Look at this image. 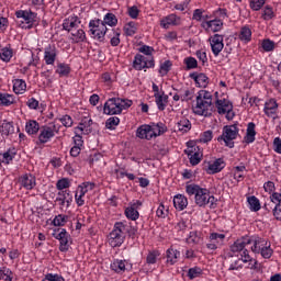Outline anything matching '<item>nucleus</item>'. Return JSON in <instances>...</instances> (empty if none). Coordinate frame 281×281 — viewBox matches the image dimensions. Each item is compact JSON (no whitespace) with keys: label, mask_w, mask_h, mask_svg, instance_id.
<instances>
[{"label":"nucleus","mask_w":281,"mask_h":281,"mask_svg":"<svg viewBox=\"0 0 281 281\" xmlns=\"http://www.w3.org/2000/svg\"><path fill=\"white\" fill-rule=\"evenodd\" d=\"M273 150L274 153H278V155H281V138L276 137L273 140Z\"/></svg>","instance_id":"338daca9"},{"label":"nucleus","mask_w":281,"mask_h":281,"mask_svg":"<svg viewBox=\"0 0 281 281\" xmlns=\"http://www.w3.org/2000/svg\"><path fill=\"white\" fill-rule=\"evenodd\" d=\"M15 153H11L10 150L0 154V164H10L12 159H14Z\"/></svg>","instance_id":"09e8293b"},{"label":"nucleus","mask_w":281,"mask_h":281,"mask_svg":"<svg viewBox=\"0 0 281 281\" xmlns=\"http://www.w3.org/2000/svg\"><path fill=\"white\" fill-rule=\"evenodd\" d=\"M202 273H203V270L199 267L191 268L188 271V276L190 280H194V278H199V276H202Z\"/></svg>","instance_id":"5fc2aeb1"},{"label":"nucleus","mask_w":281,"mask_h":281,"mask_svg":"<svg viewBox=\"0 0 281 281\" xmlns=\"http://www.w3.org/2000/svg\"><path fill=\"white\" fill-rule=\"evenodd\" d=\"M189 78H191V80H194L198 87H207V85L210 83V78H207V75L203 72H191L189 75Z\"/></svg>","instance_id":"412c9836"},{"label":"nucleus","mask_w":281,"mask_h":281,"mask_svg":"<svg viewBox=\"0 0 281 281\" xmlns=\"http://www.w3.org/2000/svg\"><path fill=\"white\" fill-rule=\"evenodd\" d=\"M65 223H67V215L59 214L53 220V225H55V227H63Z\"/></svg>","instance_id":"864d4df0"},{"label":"nucleus","mask_w":281,"mask_h":281,"mask_svg":"<svg viewBox=\"0 0 281 281\" xmlns=\"http://www.w3.org/2000/svg\"><path fill=\"white\" fill-rule=\"evenodd\" d=\"M248 204H249V210H251V212H259L260 200H258V198H256V195H251L248 198Z\"/></svg>","instance_id":"37998d69"},{"label":"nucleus","mask_w":281,"mask_h":281,"mask_svg":"<svg viewBox=\"0 0 281 281\" xmlns=\"http://www.w3.org/2000/svg\"><path fill=\"white\" fill-rule=\"evenodd\" d=\"M110 269L114 271V273H124L126 271V260L114 259L110 266Z\"/></svg>","instance_id":"bb28decb"},{"label":"nucleus","mask_w":281,"mask_h":281,"mask_svg":"<svg viewBox=\"0 0 281 281\" xmlns=\"http://www.w3.org/2000/svg\"><path fill=\"white\" fill-rule=\"evenodd\" d=\"M13 52L10 47L0 48V58L3 63H10L12 60Z\"/></svg>","instance_id":"a19ab883"},{"label":"nucleus","mask_w":281,"mask_h":281,"mask_svg":"<svg viewBox=\"0 0 281 281\" xmlns=\"http://www.w3.org/2000/svg\"><path fill=\"white\" fill-rule=\"evenodd\" d=\"M151 138L159 137V135H164L168 131V127L164 123H153L151 125Z\"/></svg>","instance_id":"473e14b6"},{"label":"nucleus","mask_w":281,"mask_h":281,"mask_svg":"<svg viewBox=\"0 0 281 281\" xmlns=\"http://www.w3.org/2000/svg\"><path fill=\"white\" fill-rule=\"evenodd\" d=\"M187 146L188 148L184 150V154L188 155L191 166H199L203 158V151H201V148L193 140L188 142Z\"/></svg>","instance_id":"0eeeda50"},{"label":"nucleus","mask_w":281,"mask_h":281,"mask_svg":"<svg viewBox=\"0 0 281 281\" xmlns=\"http://www.w3.org/2000/svg\"><path fill=\"white\" fill-rule=\"evenodd\" d=\"M58 57V49L56 45H48L44 48V61L46 65H54Z\"/></svg>","instance_id":"4468645a"},{"label":"nucleus","mask_w":281,"mask_h":281,"mask_svg":"<svg viewBox=\"0 0 281 281\" xmlns=\"http://www.w3.org/2000/svg\"><path fill=\"white\" fill-rule=\"evenodd\" d=\"M154 98L156 100V104L158 106L159 111H166V105L168 104V94H154Z\"/></svg>","instance_id":"f704fd0d"},{"label":"nucleus","mask_w":281,"mask_h":281,"mask_svg":"<svg viewBox=\"0 0 281 281\" xmlns=\"http://www.w3.org/2000/svg\"><path fill=\"white\" fill-rule=\"evenodd\" d=\"M176 128L178 133L184 135V133H189V131L192 130V123L190 122V120L182 117L181 121L177 122Z\"/></svg>","instance_id":"a878e982"},{"label":"nucleus","mask_w":281,"mask_h":281,"mask_svg":"<svg viewBox=\"0 0 281 281\" xmlns=\"http://www.w3.org/2000/svg\"><path fill=\"white\" fill-rule=\"evenodd\" d=\"M56 74H59L60 77L67 76L68 74H71V67L65 63L58 64Z\"/></svg>","instance_id":"a18cd8bd"},{"label":"nucleus","mask_w":281,"mask_h":281,"mask_svg":"<svg viewBox=\"0 0 281 281\" xmlns=\"http://www.w3.org/2000/svg\"><path fill=\"white\" fill-rule=\"evenodd\" d=\"M186 192L189 196H194V203L198 207H214L216 205V198L210 194V190L201 188L199 184H187Z\"/></svg>","instance_id":"f257e3e1"},{"label":"nucleus","mask_w":281,"mask_h":281,"mask_svg":"<svg viewBox=\"0 0 281 281\" xmlns=\"http://www.w3.org/2000/svg\"><path fill=\"white\" fill-rule=\"evenodd\" d=\"M239 40L244 43H249V41H251V29L247 26L241 27L239 32Z\"/></svg>","instance_id":"79ce46f5"},{"label":"nucleus","mask_w":281,"mask_h":281,"mask_svg":"<svg viewBox=\"0 0 281 281\" xmlns=\"http://www.w3.org/2000/svg\"><path fill=\"white\" fill-rule=\"evenodd\" d=\"M270 203L281 205V193L274 192L270 195Z\"/></svg>","instance_id":"0e129e2a"},{"label":"nucleus","mask_w":281,"mask_h":281,"mask_svg":"<svg viewBox=\"0 0 281 281\" xmlns=\"http://www.w3.org/2000/svg\"><path fill=\"white\" fill-rule=\"evenodd\" d=\"M244 139L246 144H254V142H256V123H248L246 136L244 137Z\"/></svg>","instance_id":"393cba45"},{"label":"nucleus","mask_w":281,"mask_h":281,"mask_svg":"<svg viewBox=\"0 0 281 281\" xmlns=\"http://www.w3.org/2000/svg\"><path fill=\"white\" fill-rule=\"evenodd\" d=\"M263 21H271V19H276V13L273 12V8L267 5L262 12Z\"/></svg>","instance_id":"8fccbe9b"},{"label":"nucleus","mask_w":281,"mask_h":281,"mask_svg":"<svg viewBox=\"0 0 281 281\" xmlns=\"http://www.w3.org/2000/svg\"><path fill=\"white\" fill-rule=\"evenodd\" d=\"M117 124H120V117L117 116H112L108 119L105 122L106 128H110V130L113 128V126H117Z\"/></svg>","instance_id":"680f3d73"},{"label":"nucleus","mask_w":281,"mask_h":281,"mask_svg":"<svg viewBox=\"0 0 281 281\" xmlns=\"http://www.w3.org/2000/svg\"><path fill=\"white\" fill-rule=\"evenodd\" d=\"M179 21H181V18L177 16L175 13H171L160 21V25L164 27V30H168L170 25H178Z\"/></svg>","instance_id":"5701e85b"},{"label":"nucleus","mask_w":281,"mask_h":281,"mask_svg":"<svg viewBox=\"0 0 281 281\" xmlns=\"http://www.w3.org/2000/svg\"><path fill=\"white\" fill-rule=\"evenodd\" d=\"M104 26L115 27L117 25V16L113 13H106L102 20Z\"/></svg>","instance_id":"4c0bfd02"},{"label":"nucleus","mask_w":281,"mask_h":281,"mask_svg":"<svg viewBox=\"0 0 281 281\" xmlns=\"http://www.w3.org/2000/svg\"><path fill=\"white\" fill-rule=\"evenodd\" d=\"M126 231V224L124 222H116L113 231L108 236V243L112 247H121L124 244V232Z\"/></svg>","instance_id":"20e7f679"},{"label":"nucleus","mask_w":281,"mask_h":281,"mask_svg":"<svg viewBox=\"0 0 281 281\" xmlns=\"http://www.w3.org/2000/svg\"><path fill=\"white\" fill-rule=\"evenodd\" d=\"M0 133L5 137L12 135L14 133V123L9 122L8 120H4L0 125Z\"/></svg>","instance_id":"2f4dec72"},{"label":"nucleus","mask_w":281,"mask_h":281,"mask_svg":"<svg viewBox=\"0 0 281 281\" xmlns=\"http://www.w3.org/2000/svg\"><path fill=\"white\" fill-rule=\"evenodd\" d=\"M71 36H74L75 43H85L87 41V35L82 29L71 32Z\"/></svg>","instance_id":"c03bdc74"},{"label":"nucleus","mask_w":281,"mask_h":281,"mask_svg":"<svg viewBox=\"0 0 281 281\" xmlns=\"http://www.w3.org/2000/svg\"><path fill=\"white\" fill-rule=\"evenodd\" d=\"M223 35L221 34H214L210 41H211V49L214 54V56H218L223 52V47H225V44H223Z\"/></svg>","instance_id":"2eb2a0df"},{"label":"nucleus","mask_w":281,"mask_h":281,"mask_svg":"<svg viewBox=\"0 0 281 281\" xmlns=\"http://www.w3.org/2000/svg\"><path fill=\"white\" fill-rule=\"evenodd\" d=\"M173 206L176 210H179V212H183L188 207V198L183 194H177L173 196Z\"/></svg>","instance_id":"b1692460"},{"label":"nucleus","mask_w":281,"mask_h":281,"mask_svg":"<svg viewBox=\"0 0 281 281\" xmlns=\"http://www.w3.org/2000/svg\"><path fill=\"white\" fill-rule=\"evenodd\" d=\"M184 65L186 70L190 71V69H196V67H199V61H196V58L194 57H187L184 58Z\"/></svg>","instance_id":"de8ad7c7"},{"label":"nucleus","mask_w":281,"mask_h":281,"mask_svg":"<svg viewBox=\"0 0 281 281\" xmlns=\"http://www.w3.org/2000/svg\"><path fill=\"white\" fill-rule=\"evenodd\" d=\"M196 99L204 100V101H207V102H212V93H210L206 90H200L199 93H198Z\"/></svg>","instance_id":"4d7b16f0"},{"label":"nucleus","mask_w":281,"mask_h":281,"mask_svg":"<svg viewBox=\"0 0 281 281\" xmlns=\"http://www.w3.org/2000/svg\"><path fill=\"white\" fill-rule=\"evenodd\" d=\"M263 113H266L267 117H272V120H277L278 117V101L276 99H270L265 103Z\"/></svg>","instance_id":"dca6fc26"},{"label":"nucleus","mask_w":281,"mask_h":281,"mask_svg":"<svg viewBox=\"0 0 281 281\" xmlns=\"http://www.w3.org/2000/svg\"><path fill=\"white\" fill-rule=\"evenodd\" d=\"M55 133H58V130H56V125L43 126L38 135L40 144H47V142H49L52 137L56 135Z\"/></svg>","instance_id":"f8f14e48"},{"label":"nucleus","mask_w":281,"mask_h":281,"mask_svg":"<svg viewBox=\"0 0 281 281\" xmlns=\"http://www.w3.org/2000/svg\"><path fill=\"white\" fill-rule=\"evenodd\" d=\"M12 104H16V97L0 92V106H12Z\"/></svg>","instance_id":"c85d7f7f"},{"label":"nucleus","mask_w":281,"mask_h":281,"mask_svg":"<svg viewBox=\"0 0 281 281\" xmlns=\"http://www.w3.org/2000/svg\"><path fill=\"white\" fill-rule=\"evenodd\" d=\"M15 16L18 19H23V21L26 23V25H22V29L32 30L36 23L38 14L32 11H16Z\"/></svg>","instance_id":"9b49d317"},{"label":"nucleus","mask_w":281,"mask_h":281,"mask_svg":"<svg viewBox=\"0 0 281 281\" xmlns=\"http://www.w3.org/2000/svg\"><path fill=\"white\" fill-rule=\"evenodd\" d=\"M213 133L212 131H205L204 133L201 134L200 136V142L202 144H207V142H212Z\"/></svg>","instance_id":"bf43d9fd"},{"label":"nucleus","mask_w":281,"mask_h":281,"mask_svg":"<svg viewBox=\"0 0 281 281\" xmlns=\"http://www.w3.org/2000/svg\"><path fill=\"white\" fill-rule=\"evenodd\" d=\"M259 254L262 256V258H266L267 260H269V258L273 256V249H271V243H269L266 247H263V249Z\"/></svg>","instance_id":"6e6d98bb"},{"label":"nucleus","mask_w":281,"mask_h":281,"mask_svg":"<svg viewBox=\"0 0 281 281\" xmlns=\"http://www.w3.org/2000/svg\"><path fill=\"white\" fill-rule=\"evenodd\" d=\"M136 137L139 139H153V130L148 124L140 125L136 131Z\"/></svg>","instance_id":"4be33fe9"},{"label":"nucleus","mask_w":281,"mask_h":281,"mask_svg":"<svg viewBox=\"0 0 281 281\" xmlns=\"http://www.w3.org/2000/svg\"><path fill=\"white\" fill-rule=\"evenodd\" d=\"M25 131H26L27 135H36V133H38V131H41V125L38 124V122L31 120V121L26 122Z\"/></svg>","instance_id":"c9c22d12"},{"label":"nucleus","mask_w":281,"mask_h":281,"mask_svg":"<svg viewBox=\"0 0 281 281\" xmlns=\"http://www.w3.org/2000/svg\"><path fill=\"white\" fill-rule=\"evenodd\" d=\"M273 216L277 221H281V204H277L273 207Z\"/></svg>","instance_id":"774afa93"},{"label":"nucleus","mask_w":281,"mask_h":281,"mask_svg":"<svg viewBox=\"0 0 281 281\" xmlns=\"http://www.w3.org/2000/svg\"><path fill=\"white\" fill-rule=\"evenodd\" d=\"M89 33L99 43H104V36L109 33V29L104 26L102 20L95 19L89 22Z\"/></svg>","instance_id":"423d86ee"},{"label":"nucleus","mask_w":281,"mask_h":281,"mask_svg":"<svg viewBox=\"0 0 281 281\" xmlns=\"http://www.w3.org/2000/svg\"><path fill=\"white\" fill-rule=\"evenodd\" d=\"M20 182L22 188H25L26 190H34L36 187V177L32 173H25L20 178Z\"/></svg>","instance_id":"6ab92c4d"},{"label":"nucleus","mask_w":281,"mask_h":281,"mask_svg":"<svg viewBox=\"0 0 281 281\" xmlns=\"http://www.w3.org/2000/svg\"><path fill=\"white\" fill-rule=\"evenodd\" d=\"M187 243L189 245H201L203 243V234L198 231L190 232Z\"/></svg>","instance_id":"7c9ffc66"},{"label":"nucleus","mask_w":281,"mask_h":281,"mask_svg":"<svg viewBox=\"0 0 281 281\" xmlns=\"http://www.w3.org/2000/svg\"><path fill=\"white\" fill-rule=\"evenodd\" d=\"M202 27H206V30H212L213 32H221L223 30V21L222 20H211L202 23Z\"/></svg>","instance_id":"cd10ccee"},{"label":"nucleus","mask_w":281,"mask_h":281,"mask_svg":"<svg viewBox=\"0 0 281 281\" xmlns=\"http://www.w3.org/2000/svg\"><path fill=\"white\" fill-rule=\"evenodd\" d=\"M263 52H273L276 49V42L271 40H263L261 43Z\"/></svg>","instance_id":"603ef678"},{"label":"nucleus","mask_w":281,"mask_h":281,"mask_svg":"<svg viewBox=\"0 0 281 281\" xmlns=\"http://www.w3.org/2000/svg\"><path fill=\"white\" fill-rule=\"evenodd\" d=\"M53 236L59 240V251H69V238H71V236L67 233V229L57 228L54 231Z\"/></svg>","instance_id":"1a4fd4ad"},{"label":"nucleus","mask_w":281,"mask_h":281,"mask_svg":"<svg viewBox=\"0 0 281 281\" xmlns=\"http://www.w3.org/2000/svg\"><path fill=\"white\" fill-rule=\"evenodd\" d=\"M212 106V101H205L203 99H196V105L194 109L195 115H204L207 117V109Z\"/></svg>","instance_id":"a211bd4d"},{"label":"nucleus","mask_w":281,"mask_h":281,"mask_svg":"<svg viewBox=\"0 0 281 281\" xmlns=\"http://www.w3.org/2000/svg\"><path fill=\"white\" fill-rule=\"evenodd\" d=\"M69 186H70L69 179H67V178H63V179L58 180L56 183L57 190H67V188H69Z\"/></svg>","instance_id":"052dcab7"},{"label":"nucleus","mask_w":281,"mask_h":281,"mask_svg":"<svg viewBox=\"0 0 281 281\" xmlns=\"http://www.w3.org/2000/svg\"><path fill=\"white\" fill-rule=\"evenodd\" d=\"M59 122H61L63 126H66V128H71L74 126V119H71L69 115H64L59 119Z\"/></svg>","instance_id":"13d9d810"},{"label":"nucleus","mask_w":281,"mask_h":281,"mask_svg":"<svg viewBox=\"0 0 281 281\" xmlns=\"http://www.w3.org/2000/svg\"><path fill=\"white\" fill-rule=\"evenodd\" d=\"M179 256H181V252L179 250L175 248H169L166 252L167 262H169L170 265H175Z\"/></svg>","instance_id":"e433bc0d"},{"label":"nucleus","mask_w":281,"mask_h":281,"mask_svg":"<svg viewBox=\"0 0 281 281\" xmlns=\"http://www.w3.org/2000/svg\"><path fill=\"white\" fill-rule=\"evenodd\" d=\"M265 5V0H250V8L258 12Z\"/></svg>","instance_id":"e2e57ef3"},{"label":"nucleus","mask_w":281,"mask_h":281,"mask_svg":"<svg viewBox=\"0 0 281 281\" xmlns=\"http://www.w3.org/2000/svg\"><path fill=\"white\" fill-rule=\"evenodd\" d=\"M238 125H225L222 131V135L217 137V142H224L227 148H234V139L238 137Z\"/></svg>","instance_id":"39448f33"},{"label":"nucleus","mask_w":281,"mask_h":281,"mask_svg":"<svg viewBox=\"0 0 281 281\" xmlns=\"http://www.w3.org/2000/svg\"><path fill=\"white\" fill-rule=\"evenodd\" d=\"M249 245H251L250 236H244V237L237 239L231 246V251H232V254H238L241 251L243 252L241 254L243 262H255V265H258V261H256L255 259L251 258V256H249V250L247 249V247H249Z\"/></svg>","instance_id":"7ed1b4c3"},{"label":"nucleus","mask_w":281,"mask_h":281,"mask_svg":"<svg viewBox=\"0 0 281 281\" xmlns=\"http://www.w3.org/2000/svg\"><path fill=\"white\" fill-rule=\"evenodd\" d=\"M131 106H133V101L128 99L112 98L105 102L103 112L105 115H120L122 111L131 109Z\"/></svg>","instance_id":"f03ea898"},{"label":"nucleus","mask_w":281,"mask_h":281,"mask_svg":"<svg viewBox=\"0 0 281 281\" xmlns=\"http://www.w3.org/2000/svg\"><path fill=\"white\" fill-rule=\"evenodd\" d=\"M133 67L137 71H142V69H151L155 67V58L136 54L134 57Z\"/></svg>","instance_id":"6e6552de"},{"label":"nucleus","mask_w":281,"mask_h":281,"mask_svg":"<svg viewBox=\"0 0 281 281\" xmlns=\"http://www.w3.org/2000/svg\"><path fill=\"white\" fill-rule=\"evenodd\" d=\"M27 89V83L23 79H16L13 83V91L16 94L23 93Z\"/></svg>","instance_id":"ea45409f"},{"label":"nucleus","mask_w":281,"mask_h":281,"mask_svg":"<svg viewBox=\"0 0 281 281\" xmlns=\"http://www.w3.org/2000/svg\"><path fill=\"white\" fill-rule=\"evenodd\" d=\"M80 19H78V16H70L64 21L63 30H66V32H71L72 30L78 27Z\"/></svg>","instance_id":"c756f323"},{"label":"nucleus","mask_w":281,"mask_h":281,"mask_svg":"<svg viewBox=\"0 0 281 281\" xmlns=\"http://www.w3.org/2000/svg\"><path fill=\"white\" fill-rule=\"evenodd\" d=\"M12 273V271L8 270H0V280H4V281H12V277H10V274Z\"/></svg>","instance_id":"69168bd1"},{"label":"nucleus","mask_w":281,"mask_h":281,"mask_svg":"<svg viewBox=\"0 0 281 281\" xmlns=\"http://www.w3.org/2000/svg\"><path fill=\"white\" fill-rule=\"evenodd\" d=\"M125 216L130 218V221H137V218H139V212L135 209V204H132L125 210Z\"/></svg>","instance_id":"58836bf2"},{"label":"nucleus","mask_w":281,"mask_h":281,"mask_svg":"<svg viewBox=\"0 0 281 281\" xmlns=\"http://www.w3.org/2000/svg\"><path fill=\"white\" fill-rule=\"evenodd\" d=\"M172 69V61L165 60L159 68L160 76H167V74Z\"/></svg>","instance_id":"3c124183"},{"label":"nucleus","mask_w":281,"mask_h":281,"mask_svg":"<svg viewBox=\"0 0 281 281\" xmlns=\"http://www.w3.org/2000/svg\"><path fill=\"white\" fill-rule=\"evenodd\" d=\"M120 29H112L111 32L108 31V34L105 36L110 38V44L112 45V47H117V45H120Z\"/></svg>","instance_id":"72a5a7b5"},{"label":"nucleus","mask_w":281,"mask_h":281,"mask_svg":"<svg viewBox=\"0 0 281 281\" xmlns=\"http://www.w3.org/2000/svg\"><path fill=\"white\" fill-rule=\"evenodd\" d=\"M56 201L59 203L61 207H65V203H66V207H69L71 205V202L74 201L71 191L69 190L59 191L57 193Z\"/></svg>","instance_id":"f3484780"},{"label":"nucleus","mask_w":281,"mask_h":281,"mask_svg":"<svg viewBox=\"0 0 281 281\" xmlns=\"http://www.w3.org/2000/svg\"><path fill=\"white\" fill-rule=\"evenodd\" d=\"M225 168V160L223 158H217L214 161H204L203 170L206 175H216Z\"/></svg>","instance_id":"9d476101"},{"label":"nucleus","mask_w":281,"mask_h":281,"mask_svg":"<svg viewBox=\"0 0 281 281\" xmlns=\"http://www.w3.org/2000/svg\"><path fill=\"white\" fill-rule=\"evenodd\" d=\"M269 241L262 237L251 236L250 237V247L252 254H260L267 246Z\"/></svg>","instance_id":"ddd939ff"},{"label":"nucleus","mask_w":281,"mask_h":281,"mask_svg":"<svg viewBox=\"0 0 281 281\" xmlns=\"http://www.w3.org/2000/svg\"><path fill=\"white\" fill-rule=\"evenodd\" d=\"M215 106L217 109V113L220 115H225V113H227V111H233L234 110V105L232 104V102H229L228 100H221L217 99L215 102Z\"/></svg>","instance_id":"aec40b11"},{"label":"nucleus","mask_w":281,"mask_h":281,"mask_svg":"<svg viewBox=\"0 0 281 281\" xmlns=\"http://www.w3.org/2000/svg\"><path fill=\"white\" fill-rule=\"evenodd\" d=\"M124 32L126 36H134L137 34V24L135 22H130L124 26Z\"/></svg>","instance_id":"49530a36"}]
</instances>
